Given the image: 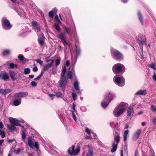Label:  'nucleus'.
Masks as SVG:
<instances>
[{"label":"nucleus","instance_id":"a19ab883","mask_svg":"<svg viewBox=\"0 0 156 156\" xmlns=\"http://www.w3.org/2000/svg\"><path fill=\"white\" fill-rule=\"evenodd\" d=\"M24 73L25 75L28 74L30 72V69L29 68H25L24 69Z\"/></svg>","mask_w":156,"mask_h":156},{"label":"nucleus","instance_id":"1a4fd4ad","mask_svg":"<svg viewBox=\"0 0 156 156\" xmlns=\"http://www.w3.org/2000/svg\"><path fill=\"white\" fill-rule=\"evenodd\" d=\"M115 97V95L112 92H107L105 94L104 98L105 100L110 102Z\"/></svg>","mask_w":156,"mask_h":156},{"label":"nucleus","instance_id":"603ef678","mask_svg":"<svg viewBox=\"0 0 156 156\" xmlns=\"http://www.w3.org/2000/svg\"><path fill=\"white\" fill-rule=\"evenodd\" d=\"M56 95L58 98H61L62 96V94L60 92H58L56 93Z\"/></svg>","mask_w":156,"mask_h":156},{"label":"nucleus","instance_id":"f704fd0d","mask_svg":"<svg viewBox=\"0 0 156 156\" xmlns=\"http://www.w3.org/2000/svg\"><path fill=\"white\" fill-rule=\"evenodd\" d=\"M54 27L58 32L60 33V32L61 29L58 23H54Z\"/></svg>","mask_w":156,"mask_h":156},{"label":"nucleus","instance_id":"5fc2aeb1","mask_svg":"<svg viewBox=\"0 0 156 156\" xmlns=\"http://www.w3.org/2000/svg\"><path fill=\"white\" fill-rule=\"evenodd\" d=\"M31 24L33 27L38 25L36 21H32L31 23Z\"/></svg>","mask_w":156,"mask_h":156},{"label":"nucleus","instance_id":"9b49d317","mask_svg":"<svg viewBox=\"0 0 156 156\" xmlns=\"http://www.w3.org/2000/svg\"><path fill=\"white\" fill-rule=\"evenodd\" d=\"M138 39H137V42L139 43H141L143 45L145 44L147 39L146 37L143 34H140L138 36Z\"/></svg>","mask_w":156,"mask_h":156},{"label":"nucleus","instance_id":"b1692460","mask_svg":"<svg viewBox=\"0 0 156 156\" xmlns=\"http://www.w3.org/2000/svg\"><path fill=\"white\" fill-rule=\"evenodd\" d=\"M9 62H8L6 63V65L8 66V68L10 69H15L17 68L18 65L13 63H11L10 64L9 63Z\"/></svg>","mask_w":156,"mask_h":156},{"label":"nucleus","instance_id":"2eb2a0df","mask_svg":"<svg viewBox=\"0 0 156 156\" xmlns=\"http://www.w3.org/2000/svg\"><path fill=\"white\" fill-rule=\"evenodd\" d=\"M142 130L141 129H139L136 130L133 133L132 139L134 141H136L138 138Z\"/></svg>","mask_w":156,"mask_h":156},{"label":"nucleus","instance_id":"a18cd8bd","mask_svg":"<svg viewBox=\"0 0 156 156\" xmlns=\"http://www.w3.org/2000/svg\"><path fill=\"white\" fill-rule=\"evenodd\" d=\"M72 97L74 101H75L77 99L76 94V93L73 92L72 93Z\"/></svg>","mask_w":156,"mask_h":156},{"label":"nucleus","instance_id":"c756f323","mask_svg":"<svg viewBox=\"0 0 156 156\" xmlns=\"http://www.w3.org/2000/svg\"><path fill=\"white\" fill-rule=\"evenodd\" d=\"M118 144H115V142L114 141L112 143V148L111 150V152L113 153L115 152L117 149Z\"/></svg>","mask_w":156,"mask_h":156},{"label":"nucleus","instance_id":"4468645a","mask_svg":"<svg viewBox=\"0 0 156 156\" xmlns=\"http://www.w3.org/2000/svg\"><path fill=\"white\" fill-rule=\"evenodd\" d=\"M28 94L27 92H20L16 93L13 97L15 98H17L19 97H25L27 96Z\"/></svg>","mask_w":156,"mask_h":156},{"label":"nucleus","instance_id":"c9c22d12","mask_svg":"<svg viewBox=\"0 0 156 156\" xmlns=\"http://www.w3.org/2000/svg\"><path fill=\"white\" fill-rule=\"evenodd\" d=\"M10 51L8 50H6L4 51L2 53L3 55L4 56H7L9 55Z\"/></svg>","mask_w":156,"mask_h":156},{"label":"nucleus","instance_id":"7c9ffc66","mask_svg":"<svg viewBox=\"0 0 156 156\" xmlns=\"http://www.w3.org/2000/svg\"><path fill=\"white\" fill-rule=\"evenodd\" d=\"M80 147L79 145L75 149H74V152L72 153V154H74V155L78 154L80 152Z\"/></svg>","mask_w":156,"mask_h":156},{"label":"nucleus","instance_id":"49530a36","mask_svg":"<svg viewBox=\"0 0 156 156\" xmlns=\"http://www.w3.org/2000/svg\"><path fill=\"white\" fill-rule=\"evenodd\" d=\"M33 28L34 30L36 32H38L39 31H40V27L38 25L34 27Z\"/></svg>","mask_w":156,"mask_h":156},{"label":"nucleus","instance_id":"9d476101","mask_svg":"<svg viewBox=\"0 0 156 156\" xmlns=\"http://www.w3.org/2000/svg\"><path fill=\"white\" fill-rule=\"evenodd\" d=\"M49 58V57H47L46 58L45 61L46 62H50L51 63H48L45 65L43 69V70H44L45 71L48 70L50 68L52 67L53 66L54 60L53 59L48 60Z\"/></svg>","mask_w":156,"mask_h":156},{"label":"nucleus","instance_id":"774afa93","mask_svg":"<svg viewBox=\"0 0 156 156\" xmlns=\"http://www.w3.org/2000/svg\"><path fill=\"white\" fill-rule=\"evenodd\" d=\"M33 70L35 72H37L38 70V68L36 66L34 67L33 68Z\"/></svg>","mask_w":156,"mask_h":156},{"label":"nucleus","instance_id":"0eeeda50","mask_svg":"<svg viewBox=\"0 0 156 156\" xmlns=\"http://www.w3.org/2000/svg\"><path fill=\"white\" fill-rule=\"evenodd\" d=\"M2 26L3 29L5 30H10L12 26L9 21L7 19H3L2 20Z\"/></svg>","mask_w":156,"mask_h":156},{"label":"nucleus","instance_id":"37998d69","mask_svg":"<svg viewBox=\"0 0 156 156\" xmlns=\"http://www.w3.org/2000/svg\"><path fill=\"white\" fill-rule=\"evenodd\" d=\"M151 121L152 122L155 128H156V117H154L153 119L151 120Z\"/></svg>","mask_w":156,"mask_h":156},{"label":"nucleus","instance_id":"c85d7f7f","mask_svg":"<svg viewBox=\"0 0 156 156\" xmlns=\"http://www.w3.org/2000/svg\"><path fill=\"white\" fill-rule=\"evenodd\" d=\"M32 137H29L28 138V144L30 147L32 148H33L34 147V143L31 140Z\"/></svg>","mask_w":156,"mask_h":156},{"label":"nucleus","instance_id":"f257e3e1","mask_svg":"<svg viewBox=\"0 0 156 156\" xmlns=\"http://www.w3.org/2000/svg\"><path fill=\"white\" fill-rule=\"evenodd\" d=\"M128 106L127 104L121 102L115 109L113 114L116 117L119 116L123 113L126 108Z\"/></svg>","mask_w":156,"mask_h":156},{"label":"nucleus","instance_id":"c03bdc74","mask_svg":"<svg viewBox=\"0 0 156 156\" xmlns=\"http://www.w3.org/2000/svg\"><path fill=\"white\" fill-rule=\"evenodd\" d=\"M80 110L83 112H86L87 110V108L85 106H82L80 108Z\"/></svg>","mask_w":156,"mask_h":156},{"label":"nucleus","instance_id":"f8f14e48","mask_svg":"<svg viewBox=\"0 0 156 156\" xmlns=\"http://www.w3.org/2000/svg\"><path fill=\"white\" fill-rule=\"evenodd\" d=\"M31 32V30L28 29V27L26 26L25 29H23L20 31L19 35L22 37H25Z\"/></svg>","mask_w":156,"mask_h":156},{"label":"nucleus","instance_id":"f3484780","mask_svg":"<svg viewBox=\"0 0 156 156\" xmlns=\"http://www.w3.org/2000/svg\"><path fill=\"white\" fill-rule=\"evenodd\" d=\"M9 120L11 123L14 126H17L18 123L20 122V121L17 119L11 117L9 118Z\"/></svg>","mask_w":156,"mask_h":156},{"label":"nucleus","instance_id":"4c0bfd02","mask_svg":"<svg viewBox=\"0 0 156 156\" xmlns=\"http://www.w3.org/2000/svg\"><path fill=\"white\" fill-rule=\"evenodd\" d=\"M129 131L128 130H126L124 132V140L125 141L127 140V137H129L128 135Z\"/></svg>","mask_w":156,"mask_h":156},{"label":"nucleus","instance_id":"7ed1b4c3","mask_svg":"<svg viewBox=\"0 0 156 156\" xmlns=\"http://www.w3.org/2000/svg\"><path fill=\"white\" fill-rule=\"evenodd\" d=\"M68 78L70 79H73L74 80L73 87L76 91L80 90L79 83L76 76L74 71L73 72L72 71H68L66 73Z\"/></svg>","mask_w":156,"mask_h":156},{"label":"nucleus","instance_id":"052dcab7","mask_svg":"<svg viewBox=\"0 0 156 156\" xmlns=\"http://www.w3.org/2000/svg\"><path fill=\"white\" fill-rule=\"evenodd\" d=\"M5 95L6 94L10 92L12 90L11 89H5Z\"/></svg>","mask_w":156,"mask_h":156},{"label":"nucleus","instance_id":"e2e57ef3","mask_svg":"<svg viewBox=\"0 0 156 156\" xmlns=\"http://www.w3.org/2000/svg\"><path fill=\"white\" fill-rule=\"evenodd\" d=\"M55 19L57 20L58 23H61V21L59 20L58 17L57 15H56V16H55Z\"/></svg>","mask_w":156,"mask_h":156},{"label":"nucleus","instance_id":"4d7b16f0","mask_svg":"<svg viewBox=\"0 0 156 156\" xmlns=\"http://www.w3.org/2000/svg\"><path fill=\"white\" fill-rule=\"evenodd\" d=\"M35 61L39 63L40 65H42L43 64V62L40 59H36Z\"/></svg>","mask_w":156,"mask_h":156},{"label":"nucleus","instance_id":"39448f33","mask_svg":"<svg viewBox=\"0 0 156 156\" xmlns=\"http://www.w3.org/2000/svg\"><path fill=\"white\" fill-rule=\"evenodd\" d=\"M125 69L124 66L120 63L115 64L112 67L113 72L115 74L120 73L122 74L125 71Z\"/></svg>","mask_w":156,"mask_h":156},{"label":"nucleus","instance_id":"6e6d98bb","mask_svg":"<svg viewBox=\"0 0 156 156\" xmlns=\"http://www.w3.org/2000/svg\"><path fill=\"white\" fill-rule=\"evenodd\" d=\"M60 60L59 58H57L56 59L55 62V64L56 66H58L60 63Z\"/></svg>","mask_w":156,"mask_h":156},{"label":"nucleus","instance_id":"bb28decb","mask_svg":"<svg viewBox=\"0 0 156 156\" xmlns=\"http://www.w3.org/2000/svg\"><path fill=\"white\" fill-rule=\"evenodd\" d=\"M109 103V102H108V101L105 100L104 98L103 100L101 102V106L103 108H105L108 106Z\"/></svg>","mask_w":156,"mask_h":156},{"label":"nucleus","instance_id":"ddd939ff","mask_svg":"<svg viewBox=\"0 0 156 156\" xmlns=\"http://www.w3.org/2000/svg\"><path fill=\"white\" fill-rule=\"evenodd\" d=\"M9 78L8 73L5 71L0 72V78L4 81L7 80Z\"/></svg>","mask_w":156,"mask_h":156},{"label":"nucleus","instance_id":"680f3d73","mask_svg":"<svg viewBox=\"0 0 156 156\" xmlns=\"http://www.w3.org/2000/svg\"><path fill=\"white\" fill-rule=\"evenodd\" d=\"M85 131L88 135L90 134L91 133L90 130L88 128L85 129Z\"/></svg>","mask_w":156,"mask_h":156},{"label":"nucleus","instance_id":"423d86ee","mask_svg":"<svg viewBox=\"0 0 156 156\" xmlns=\"http://www.w3.org/2000/svg\"><path fill=\"white\" fill-rule=\"evenodd\" d=\"M115 83L120 86H123L125 83V79L122 76H115L114 77Z\"/></svg>","mask_w":156,"mask_h":156},{"label":"nucleus","instance_id":"3c124183","mask_svg":"<svg viewBox=\"0 0 156 156\" xmlns=\"http://www.w3.org/2000/svg\"><path fill=\"white\" fill-rule=\"evenodd\" d=\"M0 136H1L2 138H4L5 136V134L4 131H2L0 129Z\"/></svg>","mask_w":156,"mask_h":156},{"label":"nucleus","instance_id":"dca6fc26","mask_svg":"<svg viewBox=\"0 0 156 156\" xmlns=\"http://www.w3.org/2000/svg\"><path fill=\"white\" fill-rule=\"evenodd\" d=\"M119 133L115 131H115L113 132V134L114 137L115 142H116V144H118L120 141V137Z\"/></svg>","mask_w":156,"mask_h":156},{"label":"nucleus","instance_id":"e433bc0d","mask_svg":"<svg viewBox=\"0 0 156 156\" xmlns=\"http://www.w3.org/2000/svg\"><path fill=\"white\" fill-rule=\"evenodd\" d=\"M110 125L112 127H113L115 131H115H116V130H120V129L119 128L117 127V128H115V123L114 122L112 121V122H111L110 123Z\"/></svg>","mask_w":156,"mask_h":156},{"label":"nucleus","instance_id":"0e129e2a","mask_svg":"<svg viewBox=\"0 0 156 156\" xmlns=\"http://www.w3.org/2000/svg\"><path fill=\"white\" fill-rule=\"evenodd\" d=\"M152 78L153 80L156 82V74L155 72H154V74L152 76Z\"/></svg>","mask_w":156,"mask_h":156},{"label":"nucleus","instance_id":"cd10ccee","mask_svg":"<svg viewBox=\"0 0 156 156\" xmlns=\"http://www.w3.org/2000/svg\"><path fill=\"white\" fill-rule=\"evenodd\" d=\"M76 57L75 58V60L73 62V63L74 64H75L77 61V56L79 55L80 54V48L79 47H76Z\"/></svg>","mask_w":156,"mask_h":156},{"label":"nucleus","instance_id":"13d9d810","mask_svg":"<svg viewBox=\"0 0 156 156\" xmlns=\"http://www.w3.org/2000/svg\"><path fill=\"white\" fill-rule=\"evenodd\" d=\"M34 147H35L37 149H39V144L37 142H35L34 143Z\"/></svg>","mask_w":156,"mask_h":156},{"label":"nucleus","instance_id":"bf43d9fd","mask_svg":"<svg viewBox=\"0 0 156 156\" xmlns=\"http://www.w3.org/2000/svg\"><path fill=\"white\" fill-rule=\"evenodd\" d=\"M30 85L32 86L35 87L37 85V83L34 81H32L30 83Z\"/></svg>","mask_w":156,"mask_h":156},{"label":"nucleus","instance_id":"de8ad7c7","mask_svg":"<svg viewBox=\"0 0 156 156\" xmlns=\"http://www.w3.org/2000/svg\"><path fill=\"white\" fill-rule=\"evenodd\" d=\"M151 109L153 112H156V106H155L153 105H151Z\"/></svg>","mask_w":156,"mask_h":156},{"label":"nucleus","instance_id":"a878e982","mask_svg":"<svg viewBox=\"0 0 156 156\" xmlns=\"http://www.w3.org/2000/svg\"><path fill=\"white\" fill-rule=\"evenodd\" d=\"M137 15L138 19L140 21V22H141L142 25H144V21L143 17L140 11H138V12Z\"/></svg>","mask_w":156,"mask_h":156},{"label":"nucleus","instance_id":"393cba45","mask_svg":"<svg viewBox=\"0 0 156 156\" xmlns=\"http://www.w3.org/2000/svg\"><path fill=\"white\" fill-rule=\"evenodd\" d=\"M147 94V91L145 90H140L135 94V95H144Z\"/></svg>","mask_w":156,"mask_h":156},{"label":"nucleus","instance_id":"aec40b11","mask_svg":"<svg viewBox=\"0 0 156 156\" xmlns=\"http://www.w3.org/2000/svg\"><path fill=\"white\" fill-rule=\"evenodd\" d=\"M134 113L133 110V108L132 106L129 107L127 109V116L128 117H130L133 115Z\"/></svg>","mask_w":156,"mask_h":156},{"label":"nucleus","instance_id":"ea45409f","mask_svg":"<svg viewBox=\"0 0 156 156\" xmlns=\"http://www.w3.org/2000/svg\"><path fill=\"white\" fill-rule=\"evenodd\" d=\"M18 58L21 61H23V60L26 61L27 60V59L25 58L23 55L21 54L19 55Z\"/></svg>","mask_w":156,"mask_h":156},{"label":"nucleus","instance_id":"4be33fe9","mask_svg":"<svg viewBox=\"0 0 156 156\" xmlns=\"http://www.w3.org/2000/svg\"><path fill=\"white\" fill-rule=\"evenodd\" d=\"M9 75L13 81H14L16 79V77H15V76L16 74L14 71H11L9 72Z\"/></svg>","mask_w":156,"mask_h":156},{"label":"nucleus","instance_id":"79ce46f5","mask_svg":"<svg viewBox=\"0 0 156 156\" xmlns=\"http://www.w3.org/2000/svg\"><path fill=\"white\" fill-rule=\"evenodd\" d=\"M22 150L20 148H18L17 149L14 150V153L16 154H20Z\"/></svg>","mask_w":156,"mask_h":156},{"label":"nucleus","instance_id":"8fccbe9b","mask_svg":"<svg viewBox=\"0 0 156 156\" xmlns=\"http://www.w3.org/2000/svg\"><path fill=\"white\" fill-rule=\"evenodd\" d=\"M71 112H72V116L73 119L74 120V121L76 122L77 119H76V116L75 115V114L73 112V111H72Z\"/></svg>","mask_w":156,"mask_h":156},{"label":"nucleus","instance_id":"412c9836","mask_svg":"<svg viewBox=\"0 0 156 156\" xmlns=\"http://www.w3.org/2000/svg\"><path fill=\"white\" fill-rule=\"evenodd\" d=\"M22 99L21 98L16 99L13 101V106H16L20 105L21 103Z\"/></svg>","mask_w":156,"mask_h":156},{"label":"nucleus","instance_id":"58836bf2","mask_svg":"<svg viewBox=\"0 0 156 156\" xmlns=\"http://www.w3.org/2000/svg\"><path fill=\"white\" fill-rule=\"evenodd\" d=\"M21 132V136H22V139L23 141H25V140L26 138V134L25 133V132L24 131H22Z\"/></svg>","mask_w":156,"mask_h":156},{"label":"nucleus","instance_id":"473e14b6","mask_svg":"<svg viewBox=\"0 0 156 156\" xmlns=\"http://www.w3.org/2000/svg\"><path fill=\"white\" fill-rule=\"evenodd\" d=\"M88 152L94 153L93 148L91 144H89L87 145Z\"/></svg>","mask_w":156,"mask_h":156},{"label":"nucleus","instance_id":"69168bd1","mask_svg":"<svg viewBox=\"0 0 156 156\" xmlns=\"http://www.w3.org/2000/svg\"><path fill=\"white\" fill-rule=\"evenodd\" d=\"M0 93L3 94L5 95V89H0Z\"/></svg>","mask_w":156,"mask_h":156},{"label":"nucleus","instance_id":"09e8293b","mask_svg":"<svg viewBox=\"0 0 156 156\" xmlns=\"http://www.w3.org/2000/svg\"><path fill=\"white\" fill-rule=\"evenodd\" d=\"M149 66L150 67H151L155 70H156V67L155 66V65L154 63H152L149 64Z\"/></svg>","mask_w":156,"mask_h":156},{"label":"nucleus","instance_id":"20e7f679","mask_svg":"<svg viewBox=\"0 0 156 156\" xmlns=\"http://www.w3.org/2000/svg\"><path fill=\"white\" fill-rule=\"evenodd\" d=\"M111 54L113 58L115 60L120 61L123 59L122 54L119 51L114 48H111Z\"/></svg>","mask_w":156,"mask_h":156},{"label":"nucleus","instance_id":"f03ea898","mask_svg":"<svg viewBox=\"0 0 156 156\" xmlns=\"http://www.w3.org/2000/svg\"><path fill=\"white\" fill-rule=\"evenodd\" d=\"M66 71V66H64L62 68V69L61 74V77L60 78L59 83V86L61 87L62 90L64 92V89L66 86L67 79L65 77V74Z\"/></svg>","mask_w":156,"mask_h":156},{"label":"nucleus","instance_id":"5701e85b","mask_svg":"<svg viewBox=\"0 0 156 156\" xmlns=\"http://www.w3.org/2000/svg\"><path fill=\"white\" fill-rule=\"evenodd\" d=\"M58 37L62 41L63 44L65 46L68 44L67 42L65 40L64 34L61 33L60 34L58 35Z\"/></svg>","mask_w":156,"mask_h":156},{"label":"nucleus","instance_id":"864d4df0","mask_svg":"<svg viewBox=\"0 0 156 156\" xmlns=\"http://www.w3.org/2000/svg\"><path fill=\"white\" fill-rule=\"evenodd\" d=\"M48 15L50 18H53L54 17V13L52 11L49 12L48 13Z\"/></svg>","mask_w":156,"mask_h":156},{"label":"nucleus","instance_id":"338daca9","mask_svg":"<svg viewBox=\"0 0 156 156\" xmlns=\"http://www.w3.org/2000/svg\"><path fill=\"white\" fill-rule=\"evenodd\" d=\"M93 155V153L88 152L86 154V156H92Z\"/></svg>","mask_w":156,"mask_h":156},{"label":"nucleus","instance_id":"72a5a7b5","mask_svg":"<svg viewBox=\"0 0 156 156\" xmlns=\"http://www.w3.org/2000/svg\"><path fill=\"white\" fill-rule=\"evenodd\" d=\"M7 126L8 128L10 131L15 130L16 129V127L13 125L8 124Z\"/></svg>","mask_w":156,"mask_h":156},{"label":"nucleus","instance_id":"2f4dec72","mask_svg":"<svg viewBox=\"0 0 156 156\" xmlns=\"http://www.w3.org/2000/svg\"><path fill=\"white\" fill-rule=\"evenodd\" d=\"M75 146L74 145L72 146L71 148H69L68 150V153L70 155H74V154H72V153L74 152Z\"/></svg>","mask_w":156,"mask_h":156},{"label":"nucleus","instance_id":"a211bd4d","mask_svg":"<svg viewBox=\"0 0 156 156\" xmlns=\"http://www.w3.org/2000/svg\"><path fill=\"white\" fill-rule=\"evenodd\" d=\"M45 38L44 35L41 34V37L38 39V41L40 45L42 46L44 45Z\"/></svg>","mask_w":156,"mask_h":156},{"label":"nucleus","instance_id":"6ab92c4d","mask_svg":"<svg viewBox=\"0 0 156 156\" xmlns=\"http://www.w3.org/2000/svg\"><path fill=\"white\" fill-rule=\"evenodd\" d=\"M63 33L64 34V35L66 34L70 36H72V31H71L70 29L69 28L66 26H64L63 27Z\"/></svg>","mask_w":156,"mask_h":156},{"label":"nucleus","instance_id":"6e6552de","mask_svg":"<svg viewBox=\"0 0 156 156\" xmlns=\"http://www.w3.org/2000/svg\"><path fill=\"white\" fill-rule=\"evenodd\" d=\"M13 9L20 16L22 17L26 16V14L23 9L22 8L20 7L19 6H16L13 8Z\"/></svg>","mask_w":156,"mask_h":156}]
</instances>
